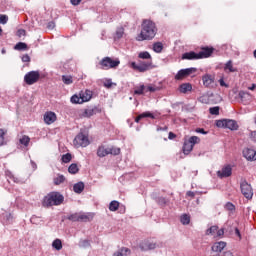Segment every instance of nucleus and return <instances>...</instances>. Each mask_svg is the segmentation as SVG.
Masks as SVG:
<instances>
[{"instance_id": "f257e3e1", "label": "nucleus", "mask_w": 256, "mask_h": 256, "mask_svg": "<svg viewBox=\"0 0 256 256\" xmlns=\"http://www.w3.org/2000/svg\"><path fill=\"white\" fill-rule=\"evenodd\" d=\"M157 35V25L151 20H143L141 32L136 36V41H151Z\"/></svg>"}, {"instance_id": "f03ea898", "label": "nucleus", "mask_w": 256, "mask_h": 256, "mask_svg": "<svg viewBox=\"0 0 256 256\" xmlns=\"http://www.w3.org/2000/svg\"><path fill=\"white\" fill-rule=\"evenodd\" d=\"M65 201V197L59 192H51L44 197L42 201V207H53L62 205Z\"/></svg>"}, {"instance_id": "7ed1b4c3", "label": "nucleus", "mask_w": 256, "mask_h": 256, "mask_svg": "<svg viewBox=\"0 0 256 256\" xmlns=\"http://www.w3.org/2000/svg\"><path fill=\"white\" fill-rule=\"evenodd\" d=\"M99 65L104 71H109V69H117L119 65H121V60H119V58H111L106 56L102 58Z\"/></svg>"}, {"instance_id": "20e7f679", "label": "nucleus", "mask_w": 256, "mask_h": 256, "mask_svg": "<svg viewBox=\"0 0 256 256\" xmlns=\"http://www.w3.org/2000/svg\"><path fill=\"white\" fill-rule=\"evenodd\" d=\"M130 67L134 69V71H138L139 73H145V71H149L153 67V60L148 61H139V63L132 62Z\"/></svg>"}, {"instance_id": "39448f33", "label": "nucleus", "mask_w": 256, "mask_h": 256, "mask_svg": "<svg viewBox=\"0 0 256 256\" xmlns=\"http://www.w3.org/2000/svg\"><path fill=\"white\" fill-rule=\"evenodd\" d=\"M201 139L197 136H191L188 140L184 142L183 153L184 155H189L193 151V147L200 143Z\"/></svg>"}, {"instance_id": "423d86ee", "label": "nucleus", "mask_w": 256, "mask_h": 256, "mask_svg": "<svg viewBox=\"0 0 256 256\" xmlns=\"http://www.w3.org/2000/svg\"><path fill=\"white\" fill-rule=\"evenodd\" d=\"M39 79H41V74L39 71H30L24 76V82L26 85H35Z\"/></svg>"}, {"instance_id": "0eeeda50", "label": "nucleus", "mask_w": 256, "mask_h": 256, "mask_svg": "<svg viewBox=\"0 0 256 256\" xmlns=\"http://www.w3.org/2000/svg\"><path fill=\"white\" fill-rule=\"evenodd\" d=\"M240 189H241L242 195L246 199H253V187H251V184L247 183V180L241 181Z\"/></svg>"}, {"instance_id": "6e6552de", "label": "nucleus", "mask_w": 256, "mask_h": 256, "mask_svg": "<svg viewBox=\"0 0 256 256\" xmlns=\"http://www.w3.org/2000/svg\"><path fill=\"white\" fill-rule=\"evenodd\" d=\"M216 125L218 127L230 129V131H237V129H239V124H237V121L235 120H218Z\"/></svg>"}, {"instance_id": "1a4fd4ad", "label": "nucleus", "mask_w": 256, "mask_h": 256, "mask_svg": "<svg viewBox=\"0 0 256 256\" xmlns=\"http://www.w3.org/2000/svg\"><path fill=\"white\" fill-rule=\"evenodd\" d=\"M89 136L80 133L74 139L75 147H88L90 145Z\"/></svg>"}, {"instance_id": "9d476101", "label": "nucleus", "mask_w": 256, "mask_h": 256, "mask_svg": "<svg viewBox=\"0 0 256 256\" xmlns=\"http://www.w3.org/2000/svg\"><path fill=\"white\" fill-rule=\"evenodd\" d=\"M193 73H197V68L181 69L175 75V79L176 81H183V79H187V77H189V75H193Z\"/></svg>"}, {"instance_id": "9b49d317", "label": "nucleus", "mask_w": 256, "mask_h": 256, "mask_svg": "<svg viewBox=\"0 0 256 256\" xmlns=\"http://www.w3.org/2000/svg\"><path fill=\"white\" fill-rule=\"evenodd\" d=\"M215 53V48L213 46H202L200 47V51L198 53L199 59H209L211 55Z\"/></svg>"}, {"instance_id": "f8f14e48", "label": "nucleus", "mask_w": 256, "mask_h": 256, "mask_svg": "<svg viewBox=\"0 0 256 256\" xmlns=\"http://www.w3.org/2000/svg\"><path fill=\"white\" fill-rule=\"evenodd\" d=\"M141 251H151L157 248V243L153 240H143L138 245Z\"/></svg>"}, {"instance_id": "ddd939ff", "label": "nucleus", "mask_w": 256, "mask_h": 256, "mask_svg": "<svg viewBox=\"0 0 256 256\" xmlns=\"http://www.w3.org/2000/svg\"><path fill=\"white\" fill-rule=\"evenodd\" d=\"M202 83L207 89H213V87H215V76L211 74L203 75Z\"/></svg>"}, {"instance_id": "4468645a", "label": "nucleus", "mask_w": 256, "mask_h": 256, "mask_svg": "<svg viewBox=\"0 0 256 256\" xmlns=\"http://www.w3.org/2000/svg\"><path fill=\"white\" fill-rule=\"evenodd\" d=\"M231 175H233V168H231L229 165L224 166L221 170L217 172V176L220 179L231 177Z\"/></svg>"}, {"instance_id": "2eb2a0df", "label": "nucleus", "mask_w": 256, "mask_h": 256, "mask_svg": "<svg viewBox=\"0 0 256 256\" xmlns=\"http://www.w3.org/2000/svg\"><path fill=\"white\" fill-rule=\"evenodd\" d=\"M98 113H101V108L99 106L89 107L84 110L82 113V117H93V115H97Z\"/></svg>"}, {"instance_id": "dca6fc26", "label": "nucleus", "mask_w": 256, "mask_h": 256, "mask_svg": "<svg viewBox=\"0 0 256 256\" xmlns=\"http://www.w3.org/2000/svg\"><path fill=\"white\" fill-rule=\"evenodd\" d=\"M55 121H57V114H55V112L48 111L44 114V122L46 125H53Z\"/></svg>"}, {"instance_id": "f3484780", "label": "nucleus", "mask_w": 256, "mask_h": 256, "mask_svg": "<svg viewBox=\"0 0 256 256\" xmlns=\"http://www.w3.org/2000/svg\"><path fill=\"white\" fill-rule=\"evenodd\" d=\"M243 157H245L247 161H256V151L251 148H245L243 150Z\"/></svg>"}, {"instance_id": "a211bd4d", "label": "nucleus", "mask_w": 256, "mask_h": 256, "mask_svg": "<svg viewBox=\"0 0 256 256\" xmlns=\"http://www.w3.org/2000/svg\"><path fill=\"white\" fill-rule=\"evenodd\" d=\"M182 59L187 61H197L199 60V54L193 51L186 52L182 55Z\"/></svg>"}, {"instance_id": "6ab92c4d", "label": "nucleus", "mask_w": 256, "mask_h": 256, "mask_svg": "<svg viewBox=\"0 0 256 256\" xmlns=\"http://www.w3.org/2000/svg\"><path fill=\"white\" fill-rule=\"evenodd\" d=\"M227 247V243L224 241L216 242L212 245V251L214 253H221V251Z\"/></svg>"}, {"instance_id": "aec40b11", "label": "nucleus", "mask_w": 256, "mask_h": 256, "mask_svg": "<svg viewBox=\"0 0 256 256\" xmlns=\"http://www.w3.org/2000/svg\"><path fill=\"white\" fill-rule=\"evenodd\" d=\"M109 155V148L105 147V145H100L97 148V157L103 158Z\"/></svg>"}, {"instance_id": "412c9836", "label": "nucleus", "mask_w": 256, "mask_h": 256, "mask_svg": "<svg viewBox=\"0 0 256 256\" xmlns=\"http://www.w3.org/2000/svg\"><path fill=\"white\" fill-rule=\"evenodd\" d=\"M80 97L82 98L83 103H87V101H91L93 97V92L91 90H85L80 93Z\"/></svg>"}, {"instance_id": "4be33fe9", "label": "nucleus", "mask_w": 256, "mask_h": 256, "mask_svg": "<svg viewBox=\"0 0 256 256\" xmlns=\"http://www.w3.org/2000/svg\"><path fill=\"white\" fill-rule=\"evenodd\" d=\"M93 217H94V215L92 213L79 214V222H82V223L91 222V221H93Z\"/></svg>"}, {"instance_id": "5701e85b", "label": "nucleus", "mask_w": 256, "mask_h": 256, "mask_svg": "<svg viewBox=\"0 0 256 256\" xmlns=\"http://www.w3.org/2000/svg\"><path fill=\"white\" fill-rule=\"evenodd\" d=\"M131 255V249L127 247H122L120 250L115 252L113 256H129Z\"/></svg>"}, {"instance_id": "b1692460", "label": "nucleus", "mask_w": 256, "mask_h": 256, "mask_svg": "<svg viewBox=\"0 0 256 256\" xmlns=\"http://www.w3.org/2000/svg\"><path fill=\"white\" fill-rule=\"evenodd\" d=\"M193 85L191 83H183L179 86L180 93H189V91H192Z\"/></svg>"}, {"instance_id": "393cba45", "label": "nucleus", "mask_w": 256, "mask_h": 256, "mask_svg": "<svg viewBox=\"0 0 256 256\" xmlns=\"http://www.w3.org/2000/svg\"><path fill=\"white\" fill-rule=\"evenodd\" d=\"M238 95H239L242 103H244V104H247L248 101L251 99V94H249V92L240 91Z\"/></svg>"}, {"instance_id": "a878e982", "label": "nucleus", "mask_w": 256, "mask_h": 256, "mask_svg": "<svg viewBox=\"0 0 256 256\" xmlns=\"http://www.w3.org/2000/svg\"><path fill=\"white\" fill-rule=\"evenodd\" d=\"M84 189H85V184L83 182H78L73 186L74 193L81 194L83 193Z\"/></svg>"}, {"instance_id": "bb28decb", "label": "nucleus", "mask_w": 256, "mask_h": 256, "mask_svg": "<svg viewBox=\"0 0 256 256\" xmlns=\"http://www.w3.org/2000/svg\"><path fill=\"white\" fill-rule=\"evenodd\" d=\"M145 117H150V119H155V116L153 115V113H151V112H144V113L138 115V116L135 118V122H136V123H139V121H140L141 119H145Z\"/></svg>"}, {"instance_id": "cd10ccee", "label": "nucleus", "mask_w": 256, "mask_h": 256, "mask_svg": "<svg viewBox=\"0 0 256 256\" xmlns=\"http://www.w3.org/2000/svg\"><path fill=\"white\" fill-rule=\"evenodd\" d=\"M225 71H228V73H237V68L233 67V61L229 60L224 67Z\"/></svg>"}, {"instance_id": "c85d7f7f", "label": "nucleus", "mask_w": 256, "mask_h": 256, "mask_svg": "<svg viewBox=\"0 0 256 256\" xmlns=\"http://www.w3.org/2000/svg\"><path fill=\"white\" fill-rule=\"evenodd\" d=\"M5 135H7V129L0 128V147H3V145H7Z\"/></svg>"}, {"instance_id": "c756f323", "label": "nucleus", "mask_w": 256, "mask_h": 256, "mask_svg": "<svg viewBox=\"0 0 256 256\" xmlns=\"http://www.w3.org/2000/svg\"><path fill=\"white\" fill-rule=\"evenodd\" d=\"M53 249H56V251H61L63 249V242H61V239L57 238L52 242Z\"/></svg>"}, {"instance_id": "7c9ffc66", "label": "nucleus", "mask_w": 256, "mask_h": 256, "mask_svg": "<svg viewBox=\"0 0 256 256\" xmlns=\"http://www.w3.org/2000/svg\"><path fill=\"white\" fill-rule=\"evenodd\" d=\"M19 143L21 145H24V147H29V143H31V138L27 135H23L20 140Z\"/></svg>"}, {"instance_id": "2f4dec72", "label": "nucleus", "mask_w": 256, "mask_h": 256, "mask_svg": "<svg viewBox=\"0 0 256 256\" xmlns=\"http://www.w3.org/2000/svg\"><path fill=\"white\" fill-rule=\"evenodd\" d=\"M139 59H146L147 61H153V58L151 57V54L147 51L140 52L138 54Z\"/></svg>"}, {"instance_id": "473e14b6", "label": "nucleus", "mask_w": 256, "mask_h": 256, "mask_svg": "<svg viewBox=\"0 0 256 256\" xmlns=\"http://www.w3.org/2000/svg\"><path fill=\"white\" fill-rule=\"evenodd\" d=\"M68 173H71V175H76V173H79V166H77L76 163L71 164L68 167Z\"/></svg>"}, {"instance_id": "72a5a7b5", "label": "nucleus", "mask_w": 256, "mask_h": 256, "mask_svg": "<svg viewBox=\"0 0 256 256\" xmlns=\"http://www.w3.org/2000/svg\"><path fill=\"white\" fill-rule=\"evenodd\" d=\"M182 225H189L191 223V216L188 214H183L180 218Z\"/></svg>"}, {"instance_id": "f704fd0d", "label": "nucleus", "mask_w": 256, "mask_h": 256, "mask_svg": "<svg viewBox=\"0 0 256 256\" xmlns=\"http://www.w3.org/2000/svg\"><path fill=\"white\" fill-rule=\"evenodd\" d=\"M14 49L16 51H26L27 49V44L25 42H18L15 46Z\"/></svg>"}, {"instance_id": "c9c22d12", "label": "nucleus", "mask_w": 256, "mask_h": 256, "mask_svg": "<svg viewBox=\"0 0 256 256\" xmlns=\"http://www.w3.org/2000/svg\"><path fill=\"white\" fill-rule=\"evenodd\" d=\"M153 51L155 53H161L163 51V43L161 42H156L153 44Z\"/></svg>"}, {"instance_id": "e433bc0d", "label": "nucleus", "mask_w": 256, "mask_h": 256, "mask_svg": "<svg viewBox=\"0 0 256 256\" xmlns=\"http://www.w3.org/2000/svg\"><path fill=\"white\" fill-rule=\"evenodd\" d=\"M54 185H61V183H65V176L58 174L57 177L54 178Z\"/></svg>"}, {"instance_id": "4c0bfd02", "label": "nucleus", "mask_w": 256, "mask_h": 256, "mask_svg": "<svg viewBox=\"0 0 256 256\" xmlns=\"http://www.w3.org/2000/svg\"><path fill=\"white\" fill-rule=\"evenodd\" d=\"M217 229H218V226H211L206 231V235H212L213 237H217Z\"/></svg>"}, {"instance_id": "58836bf2", "label": "nucleus", "mask_w": 256, "mask_h": 256, "mask_svg": "<svg viewBox=\"0 0 256 256\" xmlns=\"http://www.w3.org/2000/svg\"><path fill=\"white\" fill-rule=\"evenodd\" d=\"M71 103H74V104H79L81 105L83 102V99L81 98V96H77V95H73L70 99Z\"/></svg>"}, {"instance_id": "ea45409f", "label": "nucleus", "mask_w": 256, "mask_h": 256, "mask_svg": "<svg viewBox=\"0 0 256 256\" xmlns=\"http://www.w3.org/2000/svg\"><path fill=\"white\" fill-rule=\"evenodd\" d=\"M117 209H119V202L113 200L112 202H110L109 204V210L110 211H117Z\"/></svg>"}, {"instance_id": "a19ab883", "label": "nucleus", "mask_w": 256, "mask_h": 256, "mask_svg": "<svg viewBox=\"0 0 256 256\" xmlns=\"http://www.w3.org/2000/svg\"><path fill=\"white\" fill-rule=\"evenodd\" d=\"M145 91H147L145 85H141L140 87H138L134 90V94L135 95H143V93H145Z\"/></svg>"}, {"instance_id": "79ce46f5", "label": "nucleus", "mask_w": 256, "mask_h": 256, "mask_svg": "<svg viewBox=\"0 0 256 256\" xmlns=\"http://www.w3.org/2000/svg\"><path fill=\"white\" fill-rule=\"evenodd\" d=\"M62 81L65 85H71V83H73V77L63 75Z\"/></svg>"}, {"instance_id": "37998d69", "label": "nucleus", "mask_w": 256, "mask_h": 256, "mask_svg": "<svg viewBox=\"0 0 256 256\" xmlns=\"http://www.w3.org/2000/svg\"><path fill=\"white\" fill-rule=\"evenodd\" d=\"M123 35H125V28L124 27L117 28V30H116L117 39H121V37H123Z\"/></svg>"}, {"instance_id": "c03bdc74", "label": "nucleus", "mask_w": 256, "mask_h": 256, "mask_svg": "<svg viewBox=\"0 0 256 256\" xmlns=\"http://www.w3.org/2000/svg\"><path fill=\"white\" fill-rule=\"evenodd\" d=\"M121 153V148L111 147L109 148V155H119Z\"/></svg>"}, {"instance_id": "a18cd8bd", "label": "nucleus", "mask_w": 256, "mask_h": 256, "mask_svg": "<svg viewBox=\"0 0 256 256\" xmlns=\"http://www.w3.org/2000/svg\"><path fill=\"white\" fill-rule=\"evenodd\" d=\"M72 159V156L70 153H66L62 155V163H70Z\"/></svg>"}, {"instance_id": "49530a36", "label": "nucleus", "mask_w": 256, "mask_h": 256, "mask_svg": "<svg viewBox=\"0 0 256 256\" xmlns=\"http://www.w3.org/2000/svg\"><path fill=\"white\" fill-rule=\"evenodd\" d=\"M69 221H73V222H79V213H75V214H71L68 217Z\"/></svg>"}, {"instance_id": "de8ad7c7", "label": "nucleus", "mask_w": 256, "mask_h": 256, "mask_svg": "<svg viewBox=\"0 0 256 256\" xmlns=\"http://www.w3.org/2000/svg\"><path fill=\"white\" fill-rule=\"evenodd\" d=\"M209 113L210 115H219V106L211 107Z\"/></svg>"}, {"instance_id": "09e8293b", "label": "nucleus", "mask_w": 256, "mask_h": 256, "mask_svg": "<svg viewBox=\"0 0 256 256\" xmlns=\"http://www.w3.org/2000/svg\"><path fill=\"white\" fill-rule=\"evenodd\" d=\"M224 207H225L226 211H235V206L231 202L226 203Z\"/></svg>"}, {"instance_id": "8fccbe9b", "label": "nucleus", "mask_w": 256, "mask_h": 256, "mask_svg": "<svg viewBox=\"0 0 256 256\" xmlns=\"http://www.w3.org/2000/svg\"><path fill=\"white\" fill-rule=\"evenodd\" d=\"M8 21H9V17H7V15H3V14L0 15V23L2 25H5Z\"/></svg>"}, {"instance_id": "3c124183", "label": "nucleus", "mask_w": 256, "mask_h": 256, "mask_svg": "<svg viewBox=\"0 0 256 256\" xmlns=\"http://www.w3.org/2000/svg\"><path fill=\"white\" fill-rule=\"evenodd\" d=\"M150 91V93H155V91H159V88L157 86H148L146 87V92Z\"/></svg>"}, {"instance_id": "603ef678", "label": "nucleus", "mask_w": 256, "mask_h": 256, "mask_svg": "<svg viewBox=\"0 0 256 256\" xmlns=\"http://www.w3.org/2000/svg\"><path fill=\"white\" fill-rule=\"evenodd\" d=\"M21 59L23 63H31V57L28 54L23 55Z\"/></svg>"}, {"instance_id": "864d4df0", "label": "nucleus", "mask_w": 256, "mask_h": 256, "mask_svg": "<svg viewBox=\"0 0 256 256\" xmlns=\"http://www.w3.org/2000/svg\"><path fill=\"white\" fill-rule=\"evenodd\" d=\"M104 87H106V89H111V87H113V82L111 80H106L104 82Z\"/></svg>"}, {"instance_id": "5fc2aeb1", "label": "nucleus", "mask_w": 256, "mask_h": 256, "mask_svg": "<svg viewBox=\"0 0 256 256\" xmlns=\"http://www.w3.org/2000/svg\"><path fill=\"white\" fill-rule=\"evenodd\" d=\"M17 35H18L19 37H25V35H27V32L25 31V29H19V30L17 31Z\"/></svg>"}, {"instance_id": "6e6d98bb", "label": "nucleus", "mask_w": 256, "mask_h": 256, "mask_svg": "<svg viewBox=\"0 0 256 256\" xmlns=\"http://www.w3.org/2000/svg\"><path fill=\"white\" fill-rule=\"evenodd\" d=\"M223 235H225V230L218 228L216 232V237H223Z\"/></svg>"}, {"instance_id": "4d7b16f0", "label": "nucleus", "mask_w": 256, "mask_h": 256, "mask_svg": "<svg viewBox=\"0 0 256 256\" xmlns=\"http://www.w3.org/2000/svg\"><path fill=\"white\" fill-rule=\"evenodd\" d=\"M47 29H49L50 31L55 29V22H53V21L48 22Z\"/></svg>"}, {"instance_id": "13d9d810", "label": "nucleus", "mask_w": 256, "mask_h": 256, "mask_svg": "<svg viewBox=\"0 0 256 256\" xmlns=\"http://www.w3.org/2000/svg\"><path fill=\"white\" fill-rule=\"evenodd\" d=\"M250 139L256 143V131L250 132Z\"/></svg>"}, {"instance_id": "bf43d9fd", "label": "nucleus", "mask_w": 256, "mask_h": 256, "mask_svg": "<svg viewBox=\"0 0 256 256\" xmlns=\"http://www.w3.org/2000/svg\"><path fill=\"white\" fill-rule=\"evenodd\" d=\"M81 246L82 247H90L91 246V243L89 242V240H83L81 242Z\"/></svg>"}, {"instance_id": "052dcab7", "label": "nucleus", "mask_w": 256, "mask_h": 256, "mask_svg": "<svg viewBox=\"0 0 256 256\" xmlns=\"http://www.w3.org/2000/svg\"><path fill=\"white\" fill-rule=\"evenodd\" d=\"M186 196L190 197V199H195V192L193 191H188L186 192Z\"/></svg>"}, {"instance_id": "680f3d73", "label": "nucleus", "mask_w": 256, "mask_h": 256, "mask_svg": "<svg viewBox=\"0 0 256 256\" xmlns=\"http://www.w3.org/2000/svg\"><path fill=\"white\" fill-rule=\"evenodd\" d=\"M196 133H201L202 135H207V132L203 128H197Z\"/></svg>"}, {"instance_id": "e2e57ef3", "label": "nucleus", "mask_w": 256, "mask_h": 256, "mask_svg": "<svg viewBox=\"0 0 256 256\" xmlns=\"http://www.w3.org/2000/svg\"><path fill=\"white\" fill-rule=\"evenodd\" d=\"M176 137H177V135H176L175 133L169 132V134H168V139L173 140V139H175Z\"/></svg>"}, {"instance_id": "0e129e2a", "label": "nucleus", "mask_w": 256, "mask_h": 256, "mask_svg": "<svg viewBox=\"0 0 256 256\" xmlns=\"http://www.w3.org/2000/svg\"><path fill=\"white\" fill-rule=\"evenodd\" d=\"M235 235L241 239V231H239V228H235Z\"/></svg>"}, {"instance_id": "69168bd1", "label": "nucleus", "mask_w": 256, "mask_h": 256, "mask_svg": "<svg viewBox=\"0 0 256 256\" xmlns=\"http://www.w3.org/2000/svg\"><path fill=\"white\" fill-rule=\"evenodd\" d=\"M72 5H79L81 3V0H70Z\"/></svg>"}, {"instance_id": "338daca9", "label": "nucleus", "mask_w": 256, "mask_h": 256, "mask_svg": "<svg viewBox=\"0 0 256 256\" xmlns=\"http://www.w3.org/2000/svg\"><path fill=\"white\" fill-rule=\"evenodd\" d=\"M223 256H233V253H231L230 251H227L223 254Z\"/></svg>"}, {"instance_id": "774afa93", "label": "nucleus", "mask_w": 256, "mask_h": 256, "mask_svg": "<svg viewBox=\"0 0 256 256\" xmlns=\"http://www.w3.org/2000/svg\"><path fill=\"white\" fill-rule=\"evenodd\" d=\"M255 88H256V85H255V84H252L251 87H248V89H249L250 91H255Z\"/></svg>"}]
</instances>
